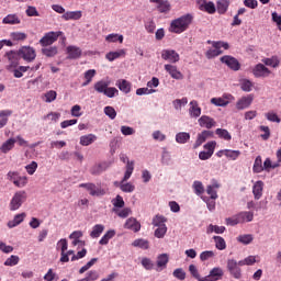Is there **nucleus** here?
I'll list each match as a JSON object with an SVG mask.
<instances>
[{"label": "nucleus", "instance_id": "nucleus-1", "mask_svg": "<svg viewBox=\"0 0 281 281\" xmlns=\"http://www.w3.org/2000/svg\"><path fill=\"white\" fill-rule=\"evenodd\" d=\"M193 16L190 13L181 15L180 18L175 19L170 23L169 32L173 34H183L192 25Z\"/></svg>", "mask_w": 281, "mask_h": 281}, {"label": "nucleus", "instance_id": "nucleus-2", "mask_svg": "<svg viewBox=\"0 0 281 281\" xmlns=\"http://www.w3.org/2000/svg\"><path fill=\"white\" fill-rule=\"evenodd\" d=\"M254 221V211H240L239 213L227 217L225 220L226 225L236 227V225H245V223H251Z\"/></svg>", "mask_w": 281, "mask_h": 281}, {"label": "nucleus", "instance_id": "nucleus-3", "mask_svg": "<svg viewBox=\"0 0 281 281\" xmlns=\"http://www.w3.org/2000/svg\"><path fill=\"white\" fill-rule=\"evenodd\" d=\"M209 45H212L213 48H209L205 53L206 58L211 60L212 58H216V56H221L223 52L221 49H229V43L223 41H207Z\"/></svg>", "mask_w": 281, "mask_h": 281}, {"label": "nucleus", "instance_id": "nucleus-4", "mask_svg": "<svg viewBox=\"0 0 281 281\" xmlns=\"http://www.w3.org/2000/svg\"><path fill=\"white\" fill-rule=\"evenodd\" d=\"M27 201V192L25 191H16L9 204V209L11 212H16V210L21 209V205Z\"/></svg>", "mask_w": 281, "mask_h": 281}, {"label": "nucleus", "instance_id": "nucleus-5", "mask_svg": "<svg viewBox=\"0 0 281 281\" xmlns=\"http://www.w3.org/2000/svg\"><path fill=\"white\" fill-rule=\"evenodd\" d=\"M240 267V261H236V259H227L226 269L235 280H240L243 278V270Z\"/></svg>", "mask_w": 281, "mask_h": 281}, {"label": "nucleus", "instance_id": "nucleus-6", "mask_svg": "<svg viewBox=\"0 0 281 281\" xmlns=\"http://www.w3.org/2000/svg\"><path fill=\"white\" fill-rule=\"evenodd\" d=\"M79 188H85L87 192H89L90 196H104L106 194V190L95 186V183H80Z\"/></svg>", "mask_w": 281, "mask_h": 281}, {"label": "nucleus", "instance_id": "nucleus-7", "mask_svg": "<svg viewBox=\"0 0 281 281\" xmlns=\"http://www.w3.org/2000/svg\"><path fill=\"white\" fill-rule=\"evenodd\" d=\"M18 55L23 58V60H26V63H32L33 60H36V50L34 47L31 46H23L19 49Z\"/></svg>", "mask_w": 281, "mask_h": 281}, {"label": "nucleus", "instance_id": "nucleus-8", "mask_svg": "<svg viewBox=\"0 0 281 281\" xmlns=\"http://www.w3.org/2000/svg\"><path fill=\"white\" fill-rule=\"evenodd\" d=\"M63 34V32L57 31V32H48L46 33L41 40H40V45L42 47H49V45H54L56 41H58V37Z\"/></svg>", "mask_w": 281, "mask_h": 281}, {"label": "nucleus", "instance_id": "nucleus-9", "mask_svg": "<svg viewBox=\"0 0 281 281\" xmlns=\"http://www.w3.org/2000/svg\"><path fill=\"white\" fill-rule=\"evenodd\" d=\"M236 98L232 95L231 93H224L222 97L218 98H212L211 104L214 106H227L228 104H232Z\"/></svg>", "mask_w": 281, "mask_h": 281}, {"label": "nucleus", "instance_id": "nucleus-10", "mask_svg": "<svg viewBox=\"0 0 281 281\" xmlns=\"http://www.w3.org/2000/svg\"><path fill=\"white\" fill-rule=\"evenodd\" d=\"M218 190H221V183L218 180H212L209 186H206L205 192L209 195V199L216 201L218 199Z\"/></svg>", "mask_w": 281, "mask_h": 281}, {"label": "nucleus", "instance_id": "nucleus-11", "mask_svg": "<svg viewBox=\"0 0 281 281\" xmlns=\"http://www.w3.org/2000/svg\"><path fill=\"white\" fill-rule=\"evenodd\" d=\"M223 276H225V271L221 267H214L210 270L209 276L203 277L201 281H218L223 280Z\"/></svg>", "mask_w": 281, "mask_h": 281}, {"label": "nucleus", "instance_id": "nucleus-12", "mask_svg": "<svg viewBox=\"0 0 281 281\" xmlns=\"http://www.w3.org/2000/svg\"><path fill=\"white\" fill-rule=\"evenodd\" d=\"M196 7L201 12H207V14H214L216 12V4L212 1L196 0Z\"/></svg>", "mask_w": 281, "mask_h": 281}, {"label": "nucleus", "instance_id": "nucleus-13", "mask_svg": "<svg viewBox=\"0 0 281 281\" xmlns=\"http://www.w3.org/2000/svg\"><path fill=\"white\" fill-rule=\"evenodd\" d=\"M252 74L255 78H269L272 72L265 64H257L252 69Z\"/></svg>", "mask_w": 281, "mask_h": 281}, {"label": "nucleus", "instance_id": "nucleus-14", "mask_svg": "<svg viewBox=\"0 0 281 281\" xmlns=\"http://www.w3.org/2000/svg\"><path fill=\"white\" fill-rule=\"evenodd\" d=\"M221 63H223V65H227L228 68L233 71H238L240 69V63H238V59H236V57H232L229 55L222 56Z\"/></svg>", "mask_w": 281, "mask_h": 281}, {"label": "nucleus", "instance_id": "nucleus-15", "mask_svg": "<svg viewBox=\"0 0 281 281\" xmlns=\"http://www.w3.org/2000/svg\"><path fill=\"white\" fill-rule=\"evenodd\" d=\"M254 102V94H248L245 97H241L236 102V109L237 111H245V109H249Z\"/></svg>", "mask_w": 281, "mask_h": 281}, {"label": "nucleus", "instance_id": "nucleus-16", "mask_svg": "<svg viewBox=\"0 0 281 281\" xmlns=\"http://www.w3.org/2000/svg\"><path fill=\"white\" fill-rule=\"evenodd\" d=\"M9 64L7 65V69L11 72L13 69L19 67V55L16 52L11 50L5 54Z\"/></svg>", "mask_w": 281, "mask_h": 281}, {"label": "nucleus", "instance_id": "nucleus-17", "mask_svg": "<svg viewBox=\"0 0 281 281\" xmlns=\"http://www.w3.org/2000/svg\"><path fill=\"white\" fill-rule=\"evenodd\" d=\"M69 247V244L67 243V240L65 238H61L57 241L56 244V249L60 250V262H69V258H67V255H65V251H67Z\"/></svg>", "mask_w": 281, "mask_h": 281}, {"label": "nucleus", "instance_id": "nucleus-18", "mask_svg": "<svg viewBox=\"0 0 281 281\" xmlns=\"http://www.w3.org/2000/svg\"><path fill=\"white\" fill-rule=\"evenodd\" d=\"M161 58L168 63H179L180 60L179 53H177L175 49L162 50Z\"/></svg>", "mask_w": 281, "mask_h": 281}, {"label": "nucleus", "instance_id": "nucleus-19", "mask_svg": "<svg viewBox=\"0 0 281 281\" xmlns=\"http://www.w3.org/2000/svg\"><path fill=\"white\" fill-rule=\"evenodd\" d=\"M198 124H199V126H201V128L210 130V128H214V126H216V121L212 116L202 115L198 120Z\"/></svg>", "mask_w": 281, "mask_h": 281}, {"label": "nucleus", "instance_id": "nucleus-20", "mask_svg": "<svg viewBox=\"0 0 281 281\" xmlns=\"http://www.w3.org/2000/svg\"><path fill=\"white\" fill-rule=\"evenodd\" d=\"M189 115L191 119L196 120L201 117V106H199V101L192 100L189 103Z\"/></svg>", "mask_w": 281, "mask_h": 281}, {"label": "nucleus", "instance_id": "nucleus-21", "mask_svg": "<svg viewBox=\"0 0 281 281\" xmlns=\"http://www.w3.org/2000/svg\"><path fill=\"white\" fill-rule=\"evenodd\" d=\"M165 71H167V74H169L173 80H183V74L177 69V66L166 64Z\"/></svg>", "mask_w": 281, "mask_h": 281}, {"label": "nucleus", "instance_id": "nucleus-22", "mask_svg": "<svg viewBox=\"0 0 281 281\" xmlns=\"http://www.w3.org/2000/svg\"><path fill=\"white\" fill-rule=\"evenodd\" d=\"M14 146H16V138H9L2 143L0 146V153L2 155H8L11 150H14Z\"/></svg>", "mask_w": 281, "mask_h": 281}, {"label": "nucleus", "instance_id": "nucleus-23", "mask_svg": "<svg viewBox=\"0 0 281 281\" xmlns=\"http://www.w3.org/2000/svg\"><path fill=\"white\" fill-rule=\"evenodd\" d=\"M263 190H265V182H262L261 180H258L254 183L252 194L256 201H260V199H262Z\"/></svg>", "mask_w": 281, "mask_h": 281}, {"label": "nucleus", "instance_id": "nucleus-24", "mask_svg": "<svg viewBox=\"0 0 281 281\" xmlns=\"http://www.w3.org/2000/svg\"><path fill=\"white\" fill-rule=\"evenodd\" d=\"M170 261V256L168 254H160L157 256L156 265L157 271H164L168 267V262Z\"/></svg>", "mask_w": 281, "mask_h": 281}, {"label": "nucleus", "instance_id": "nucleus-25", "mask_svg": "<svg viewBox=\"0 0 281 281\" xmlns=\"http://www.w3.org/2000/svg\"><path fill=\"white\" fill-rule=\"evenodd\" d=\"M124 228L137 233L142 229V224H139L135 217H130L126 220Z\"/></svg>", "mask_w": 281, "mask_h": 281}, {"label": "nucleus", "instance_id": "nucleus-26", "mask_svg": "<svg viewBox=\"0 0 281 281\" xmlns=\"http://www.w3.org/2000/svg\"><path fill=\"white\" fill-rule=\"evenodd\" d=\"M2 23L3 25H19L21 24V18L16 13H11L3 18Z\"/></svg>", "mask_w": 281, "mask_h": 281}, {"label": "nucleus", "instance_id": "nucleus-27", "mask_svg": "<svg viewBox=\"0 0 281 281\" xmlns=\"http://www.w3.org/2000/svg\"><path fill=\"white\" fill-rule=\"evenodd\" d=\"M209 137H212V132L204 130L202 133L198 135V138L193 145V148H199V146L205 144Z\"/></svg>", "mask_w": 281, "mask_h": 281}, {"label": "nucleus", "instance_id": "nucleus-28", "mask_svg": "<svg viewBox=\"0 0 281 281\" xmlns=\"http://www.w3.org/2000/svg\"><path fill=\"white\" fill-rule=\"evenodd\" d=\"M64 21H80L82 19V11H68L61 15Z\"/></svg>", "mask_w": 281, "mask_h": 281}, {"label": "nucleus", "instance_id": "nucleus-29", "mask_svg": "<svg viewBox=\"0 0 281 281\" xmlns=\"http://www.w3.org/2000/svg\"><path fill=\"white\" fill-rule=\"evenodd\" d=\"M94 142H98V136L95 134H88L80 137L79 144L81 146H91Z\"/></svg>", "mask_w": 281, "mask_h": 281}, {"label": "nucleus", "instance_id": "nucleus-30", "mask_svg": "<svg viewBox=\"0 0 281 281\" xmlns=\"http://www.w3.org/2000/svg\"><path fill=\"white\" fill-rule=\"evenodd\" d=\"M261 63H263L266 67H272V69H278V67H280V57L274 55L269 58H263Z\"/></svg>", "mask_w": 281, "mask_h": 281}, {"label": "nucleus", "instance_id": "nucleus-31", "mask_svg": "<svg viewBox=\"0 0 281 281\" xmlns=\"http://www.w3.org/2000/svg\"><path fill=\"white\" fill-rule=\"evenodd\" d=\"M126 56V50L125 49H119L115 52H110L105 55L106 60L110 63H113V60H117V58H122Z\"/></svg>", "mask_w": 281, "mask_h": 281}, {"label": "nucleus", "instance_id": "nucleus-32", "mask_svg": "<svg viewBox=\"0 0 281 281\" xmlns=\"http://www.w3.org/2000/svg\"><path fill=\"white\" fill-rule=\"evenodd\" d=\"M25 216L26 214L25 213H20V214H16L12 221H9L8 222V227L10 229L14 228V227H18V225H21V223H23V221H25Z\"/></svg>", "mask_w": 281, "mask_h": 281}, {"label": "nucleus", "instance_id": "nucleus-33", "mask_svg": "<svg viewBox=\"0 0 281 281\" xmlns=\"http://www.w3.org/2000/svg\"><path fill=\"white\" fill-rule=\"evenodd\" d=\"M116 87L122 91V93H128L133 86L126 79H119L116 81Z\"/></svg>", "mask_w": 281, "mask_h": 281}, {"label": "nucleus", "instance_id": "nucleus-34", "mask_svg": "<svg viewBox=\"0 0 281 281\" xmlns=\"http://www.w3.org/2000/svg\"><path fill=\"white\" fill-rule=\"evenodd\" d=\"M67 54H68V58H71V59L80 58V56H82V49H80V47L78 46H68Z\"/></svg>", "mask_w": 281, "mask_h": 281}, {"label": "nucleus", "instance_id": "nucleus-35", "mask_svg": "<svg viewBox=\"0 0 281 281\" xmlns=\"http://www.w3.org/2000/svg\"><path fill=\"white\" fill-rule=\"evenodd\" d=\"M220 153H223V155H225V157L232 161H236V159H238V157L241 155L240 150L234 149H222Z\"/></svg>", "mask_w": 281, "mask_h": 281}, {"label": "nucleus", "instance_id": "nucleus-36", "mask_svg": "<svg viewBox=\"0 0 281 281\" xmlns=\"http://www.w3.org/2000/svg\"><path fill=\"white\" fill-rule=\"evenodd\" d=\"M12 115V110H2L0 111V128H3L8 125L10 116Z\"/></svg>", "mask_w": 281, "mask_h": 281}, {"label": "nucleus", "instance_id": "nucleus-37", "mask_svg": "<svg viewBox=\"0 0 281 281\" xmlns=\"http://www.w3.org/2000/svg\"><path fill=\"white\" fill-rule=\"evenodd\" d=\"M228 9H229V1L228 0H218L216 2L215 10H217L218 14H225V12H227Z\"/></svg>", "mask_w": 281, "mask_h": 281}, {"label": "nucleus", "instance_id": "nucleus-38", "mask_svg": "<svg viewBox=\"0 0 281 281\" xmlns=\"http://www.w3.org/2000/svg\"><path fill=\"white\" fill-rule=\"evenodd\" d=\"M26 71H30V66H18L15 69L11 70L10 74H13L14 78H23Z\"/></svg>", "mask_w": 281, "mask_h": 281}, {"label": "nucleus", "instance_id": "nucleus-39", "mask_svg": "<svg viewBox=\"0 0 281 281\" xmlns=\"http://www.w3.org/2000/svg\"><path fill=\"white\" fill-rule=\"evenodd\" d=\"M167 218L164 215H156L153 221H151V225H154V227H166V223H167Z\"/></svg>", "mask_w": 281, "mask_h": 281}, {"label": "nucleus", "instance_id": "nucleus-40", "mask_svg": "<svg viewBox=\"0 0 281 281\" xmlns=\"http://www.w3.org/2000/svg\"><path fill=\"white\" fill-rule=\"evenodd\" d=\"M106 43H124V35L117 33H111L105 36Z\"/></svg>", "mask_w": 281, "mask_h": 281}, {"label": "nucleus", "instance_id": "nucleus-41", "mask_svg": "<svg viewBox=\"0 0 281 281\" xmlns=\"http://www.w3.org/2000/svg\"><path fill=\"white\" fill-rule=\"evenodd\" d=\"M177 144H188L190 142V133L179 132L176 134Z\"/></svg>", "mask_w": 281, "mask_h": 281}, {"label": "nucleus", "instance_id": "nucleus-42", "mask_svg": "<svg viewBox=\"0 0 281 281\" xmlns=\"http://www.w3.org/2000/svg\"><path fill=\"white\" fill-rule=\"evenodd\" d=\"M104 232V225L102 224H95L92 227V231L90 233V237L91 238H100V236H102V233Z\"/></svg>", "mask_w": 281, "mask_h": 281}, {"label": "nucleus", "instance_id": "nucleus-43", "mask_svg": "<svg viewBox=\"0 0 281 281\" xmlns=\"http://www.w3.org/2000/svg\"><path fill=\"white\" fill-rule=\"evenodd\" d=\"M58 98V93L55 90H49L46 93L43 94L42 99L47 104H50V102H54Z\"/></svg>", "mask_w": 281, "mask_h": 281}, {"label": "nucleus", "instance_id": "nucleus-44", "mask_svg": "<svg viewBox=\"0 0 281 281\" xmlns=\"http://www.w3.org/2000/svg\"><path fill=\"white\" fill-rule=\"evenodd\" d=\"M192 188L196 196H203V193L205 192V187H203V182L195 180L192 184Z\"/></svg>", "mask_w": 281, "mask_h": 281}, {"label": "nucleus", "instance_id": "nucleus-45", "mask_svg": "<svg viewBox=\"0 0 281 281\" xmlns=\"http://www.w3.org/2000/svg\"><path fill=\"white\" fill-rule=\"evenodd\" d=\"M225 226L210 224L206 228V234H225Z\"/></svg>", "mask_w": 281, "mask_h": 281}, {"label": "nucleus", "instance_id": "nucleus-46", "mask_svg": "<svg viewBox=\"0 0 281 281\" xmlns=\"http://www.w3.org/2000/svg\"><path fill=\"white\" fill-rule=\"evenodd\" d=\"M112 212H114V214L119 215L120 218H128V216H131V214H133V211L131 210V207H125L123 210L112 209Z\"/></svg>", "mask_w": 281, "mask_h": 281}, {"label": "nucleus", "instance_id": "nucleus-47", "mask_svg": "<svg viewBox=\"0 0 281 281\" xmlns=\"http://www.w3.org/2000/svg\"><path fill=\"white\" fill-rule=\"evenodd\" d=\"M265 170V167L262 165V157L257 156L252 166V172L256 175L262 172Z\"/></svg>", "mask_w": 281, "mask_h": 281}, {"label": "nucleus", "instance_id": "nucleus-48", "mask_svg": "<svg viewBox=\"0 0 281 281\" xmlns=\"http://www.w3.org/2000/svg\"><path fill=\"white\" fill-rule=\"evenodd\" d=\"M109 85L110 83L108 81H104V80L97 81L94 83V91H97V93H103L104 94Z\"/></svg>", "mask_w": 281, "mask_h": 281}, {"label": "nucleus", "instance_id": "nucleus-49", "mask_svg": "<svg viewBox=\"0 0 281 281\" xmlns=\"http://www.w3.org/2000/svg\"><path fill=\"white\" fill-rule=\"evenodd\" d=\"M120 190L125 193L135 192V184L121 180Z\"/></svg>", "mask_w": 281, "mask_h": 281}, {"label": "nucleus", "instance_id": "nucleus-50", "mask_svg": "<svg viewBox=\"0 0 281 281\" xmlns=\"http://www.w3.org/2000/svg\"><path fill=\"white\" fill-rule=\"evenodd\" d=\"M215 134L220 137V139H225V142H232V134L225 128L215 130Z\"/></svg>", "mask_w": 281, "mask_h": 281}, {"label": "nucleus", "instance_id": "nucleus-51", "mask_svg": "<svg viewBox=\"0 0 281 281\" xmlns=\"http://www.w3.org/2000/svg\"><path fill=\"white\" fill-rule=\"evenodd\" d=\"M42 54L44 56H47V58H54V56H56V54H58V47H56V46L44 47V48H42Z\"/></svg>", "mask_w": 281, "mask_h": 281}, {"label": "nucleus", "instance_id": "nucleus-52", "mask_svg": "<svg viewBox=\"0 0 281 281\" xmlns=\"http://www.w3.org/2000/svg\"><path fill=\"white\" fill-rule=\"evenodd\" d=\"M95 78V69H90L85 72V82L81 83V87H87L91 85V81Z\"/></svg>", "mask_w": 281, "mask_h": 281}, {"label": "nucleus", "instance_id": "nucleus-53", "mask_svg": "<svg viewBox=\"0 0 281 281\" xmlns=\"http://www.w3.org/2000/svg\"><path fill=\"white\" fill-rule=\"evenodd\" d=\"M237 243H241V245H251L254 243V235L244 234L237 237Z\"/></svg>", "mask_w": 281, "mask_h": 281}, {"label": "nucleus", "instance_id": "nucleus-54", "mask_svg": "<svg viewBox=\"0 0 281 281\" xmlns=\"http://www.w3.org/2000/svg\"><path fill=\"white\" fill-rule=\"evenodd\" d=\"M201 199L206 204L209 212H214V210H216V200H212L205 195H202Z\"/></svg>", "mask_w": 281, "mask_h": 281}, {"label": "nucleus", "instance_id": "nucleus-55", "mask_svg": "<svg viewBox=\"0 0 281 281\" xmlns=\"http://www.w3.org/2000/svg\"><path fill=\"white\" fill-rule=\"evenodd\" d=\"M213 239L215 241L216 249H218L220 251L227 249V244L225 243V239L223 237L214 236Z\"/></svg>", "mask_w": 281, "mask_h": 281}, {"label": "nucleus", "instance_id": "nucleus-56", "mask_svg": "<svg viewBox=\"0 0 281 281\" xmlns=\"http://www.w3.org/2000/svg\"><path fill=\"white\" fill-rule=\"evenodd\" d=\"M113 236H115V231H108L99 240V245H109V241L111 240V238H113Z\"/></svg>", "mask_w": 281, "mask_h": 281}, {"label": "nucleus", "instance_id": "nucleus-57", "mask_svg": "<svg viewBox=\"0 0 281 281\" xmlns=\"http://www.w3.org/2000/svg\"><path fill=\"white\" fill-rule=\"evenodd\" d=\"M240 89L241 91L249 93L254 89V82H251L249 79H243L240 81Z\"/></svg>", "mask_w": 281, "mask_h": 281}, {"label": "nucleus", "instance_id": "nucleus-58", "mask_svg": "<svg viewBox=\"0 0 281 281\" xmlns=\"http://www.w3.org/2000/svg\"><path fill=\"white\" fill-rule=\"evenodd\" d=\"M113 210H121L124 207L125 202L122 195H116L115 199L112 200Z\"/></svg>", "mask_w": 281, "mask_h": 281}, {"label": "nucleus", "instance_id": "nucleus-59", "mask_svg": "<svg viewBox=\"0 0 281 281\" xmlns=\"http://www.w3.org/2000/svg\"><path fill=\"white\" fill-rule=\"evenodd\" d=\"M132 246L138 247L139 249H148L149 244H148V240H146L144 238H138L132 243Z\"/></svg>", "mask_w": 281, "mask_h": 281}, {"label": "nucleus", "instance_id": "nucleus-60", "mask_svg": "<svg viewBox=\"0 0 281 281\" xmlns=\"http://www.w3.org/2000/svg\"><path fill=\"white\" fill-rule=\"evenodd\" d=\"M172 104L176 111H181V109L188 104V98L176 99L172 101Z\"/></svg>", "mask_w": 281, "mask_h": 281}, {"label": "nucleus", "instance_id": "nucleus-61", "mask_svg": "<svg viewBox=\"0 0 281 281\" xmlns=\"http://www.w3.org/2000/svg\"><path fill=\"white\" fill-rule=\"evenodd\" d=\"M106 98H117L120 95V90L115 87H109L105 89V92L103 93Z\"/></svg>", "mask_w": 281, "mask_h": 281}, {"label": "nucleus", "instance_id": "nucleus-62", "mask_svg": "<svg viewBox=\"0 0 281 281\" xmlns=\"http://www.w3.org/2000/svg\"><path fill=\"white\" fill-rule=\"evenodd\" d=\"M161 164L162 166H170V164H172V156L170 155V151L168 150L162 151Z\"/></svg>", "mask_w": 281, "mask_h": 281}, {"label": "nucleus", "instance_id": "nucleus-63", "mask_svg": "<svg viewBox=\"0 0 281 281\" xmlns=\"http://www.w3.org/2000/svg\"><path fill=\"white\" fill-rule=\"evenodd\" d=\"M265 117L266 120H268V122H274L276 124H280L281 122L280 116H278V113L273 111L266 113Z\"/></svg>", "mask_w": 281, "mask_h": 281}, {"label": "nucleus", "instance_id": "nucleus-64", "mask_svg": "<svg viewBox=\"0 0 281 281\" xmlns=\"http://www.w3.org/2000/svg\"><path fill=\"white\" fill-rule=\"evenodd\" d=\"M100 278V273L97 270H90L83 278L86 281H95Z\"/></svg>", "mask_w": 281, "mask_h": 281}]
</instances>
